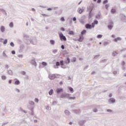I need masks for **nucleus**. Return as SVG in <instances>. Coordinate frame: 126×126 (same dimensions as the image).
<instances>
[{
  "label": "nucleus",
  "mask_w": 126,
  "mask_h": 126,
  "mask_svg": "<svg viewBox=\"0 0 126 126\" xmlns=\"http://www.w3.org/2000/svg\"><path fill=\"white\" fill-rule=\"evenodd\" d=\"M64 64V61L61 60L60 62H57L56 63V65H54V68H59V66H63Z\"/></svg>",
  "instance_id": "f257e3e1"
},
{
  "label": "nucleus",
  "mask_w": 126,
  "mask_h": 126,
  "mask_svg": "<svg viewBox=\"0 0 126 126\" xmlns=\"http://www.w3.org/2000/svg\"><path fill=\"white\" fill-rule=\"evenodd\" d=\"M26 45H30V44H32V45H36L37 44V39H33L31 40H29V41H26Z\"/></svg>",
  "instance_id": "f03ea898"
},
{
  "label": "nucleus",
  "mask_w": 126,
  "mask_h": 126,
  "mask_svg": "<svg viewBox=\"0 0 126 126\" xmlns=\"http://www.w3.org/2000/svg\"><path fill=\"white\" fill-rule=\"evenodd\" d=\"M59 38L61 41H66V37L63 35V32H59Z\"/></svg>",
  "instance_id": "7ed1b4c3"
},
{
  "label": "nucleus",
  "mask_w": 126,
  "mask_h": 126,
  "mask_svg": "<svg viewBox=\"0 0 126 126\" xmlns=\"http://www.w3.org/2000/svg\"><path fill=\"white\" fill-rule=\"evenodd\" d=\"M69 96H70V94H62L61 96H60V98L61 99H64L65 98H67V99H68V98L69 97Z\"/></svg>",
  "instance_id": "20e7f679"
},
{
  "label": "nucleus",
  "mask_w": 126,
  "mask_h": 126,
  "mask_svg": "<svg viewBox=\"0 0 126 126\" xmlns=\"http://www.w3.org/2000/svg\"><path fill=\"white\" fill-rule=\"evenodd\" d=\"M23 37L24 38V42L25 44H26V41L29 42V41H31V40L29 39V36L28 35L24 34Z\"/></svg>",
  "instance_id": "39448f33"
},
{
  "label": "nucleus",
  "mask_w": 126,
  "mask_h": 126,
  "mask_svg": "<svg viewBox=\"0 0 126 126\" xmlns=\"http://www.w3.org/2000/svg\"><path fill=\"white\" fill-rule=\"evenodd\" d=\"M86 123V120H80L78 122V124L80 126H84V124Z\"/></svg>",
  "instance_id": "423d86ee"
},
{
  "label": "nucleus",
  "mask_w": 126,
  "mask_h": 126,
  "mask_svg": "<svg viewBox=\"0 0 126 126\" xmlns=\"http://www.w3.org/2000/svg\"><path fill=\"white\" fill-rule=\"evenodd\" d=\"M31 64L32 65H34L35 67H37V63H36V61H35V59L32 60L31 62Z\"/></svg>",
  "instance_id": "0eeeda50"
},
{
  "label": "nucleus",
  "mask_w": 126,
  "mask_h": 126,
  "mask_svg": "<svg viewBox=\"0 0 126 126\" xmlns=\"http://www.w3.org/2000/svg\"><path fill=\"white\" fill-rule=\"evenodd\" d=\"M108 103H109V104H115V103H116V99L114 98H110L108 100Z\"/></svg>",
  "instance_id": "6e6552de"
},
{
  "label": "nucleus",
  "mask_w": 126,
  "mask_h": 126,
  "mask_svg": "<svg viewBox=\"0 0 126 126\" xmlns=\"http://www.w3.org/2000/svg\"><path fill=\"white\" fill-rule=\"evenodd\" d=\"M48 77L51 80H53L56 78V74H49L48 76Z\"/></svg>",
  "instance_id": "1a4fd4ad"
},
{
  "label": "nucleus",
  "mask_w": 126,
  "mask_h": 126,
  "mask_svg": "<svg viewBox=\"0 0 126 126\" xmlns=\"http://www.w3.org/2000/svg\"><path fill=\"white\" fill-rule=\"evenodd\" d=\"M64 63H65L66 65H67V64H69V63H70V59L67 57L66 58V60L64 61Z\"/></svg>",
  "instance_id": "9d476101"
},
{
  "label": "nucleus",
  "mask_w": 126,
  "mask_h": 126,
  "mask_svg": "<svg viewBox=\"0 0 126 126\" xmlns=\"http://www.w3.org/2000/svg\"><path fill=\"white\" fill-rule=\"evenodd\" d=\"M56 92L57 94H60V93L63 92V88H58L56 90Z\"/></svg>",
  "instance_id": "9b49d317"
},
{
  "label": "nucleus",
  "mask_w": 126,
  "mask_h": 126,
  "mask_svg": "<svg viewBox=\"0 0 126 126\" xmlns=\"http://www.w3.org/2000/svg\"><path fill=\"white\" fill-rule=\"evenodd\" d=\"M63 13V9H60L59 11H56L55 12V14L57 15H61Z\"/></svg>",
  "instance_id": "f8f14e48"
},
{
  "label": "nucleus",
  "mask_w": 126,
  "mask_h": 126,
  "mask_svg": "<svg viewBox=\"0 0 126 126\" xmlns=\"http://www.w3.org/2000/svg\"><path fill=\"white\" fill-rule=\"evenodd\" d=\"M85 27L86 29H92V28H91V25L90 24H86Z\"/></svg>",
  "instance_id": "ddd939ff"
},
{
  "label": "nucleus",
  "mask_w": 126,
  "mask_h": 126,
  "mask_svg": "<svg viewBox=\"0 0 126 126\" xmlns=\"http://www.w3.org/2000/svg\"><path fill=\"white\" fill-rule=\"evenodd\" d=\"M0 30L1 33H4V31H5V28L3 26H1L0 28Z\"/></svg>",
  "instance_id": "4468645a"
},
{
  "label": "nucleus",
  "mask_w": 126,
  "mask_h": 126,
  "mask_svg": "<svg viewBox=\"0 0 126 126\" xmlns=\"http://www.w3.org/2000/svg\"><path fill=\"white\" fill-rule=\"evenodd\" d=\"M0 11H1L2 13H3V14L5 15V16H7V13H6V12L5 11V10L0 8Z\"/></svg>",
  "instance_id": "2eb2a0df"
},
{
  "label": "nucleus",
  "mask_w": 126,
  "mask_h": 126,
  "mask_svg": "<svg viewBox=\"0 0 126 126\" xmlns=\"http://www.w3.org/2000/svg\"><path fill=\"white\" fill-rule=\"evenodd\" d=\"M92 10H93V9H91L90 10V12L89 13V18H91L92 16H93V13H92Z\"/></svg>",
  "instance_id": "dca6fc26"
},
{
  "label": "nucleus",
  "mask_w": 126,
  "mask_h": 126,
  "mask_svg": "<svg viewBox=\"0 0 126 126\" xmlns=\"http://www.w3.org/2000/svg\"><path fill=\"white\" fill-rule=\"evenodd\" d=\"M31 111L30 115L31 116H34V107H32L29 109Z\"/></svg>",
  "instance_id": "f3484780"
},
{
  "label": "nucleus",
  "mask_w": 126,
  "mask_h": 126,
  "mask_svg": "<svg viewBox=\"0 0 126 126\" xmlns=\"http://www.w3.org/2000/svg\"><path fill=\"white\" fill-rule=\"evenodd\" d=\"M121 20L124 22H126V15H123L121 17Z\"/></svg>",
  "instance_id": "a211bd4d"
},
{
  "label": "nucleus",
  "mask_w": 126,
  "mask_h": 126,
  "mask_svg": "<svg viewBox=\"0 0 126 126\" xmlns=\"http://www.w3.org/2000/svg\"><path fill=\"white\" fill-rule=\"evenodd\" d=\"M83 39H84L83 35H80V38L78 39V40L79 42H82Z\"/></svg>",
  "instance_id": "6ab92c4d"
},
{
  "label": "nucleus",
  "mask_w": 126,
  "mask_h": 126,
  "mask_svg": "<svg viewBox=\"0 0 126 126\" xmlns=\"http://www.w3.org/2000/svg\"><path fill=\"white\" fill-rule=\"evenodd\" d=\"M23 49H24V45H21L20 47V50H19V53H22Z\"/></svg>",
  "instance_id": "aec40b11"
},
{
  "label": "nucleus",
  "mask_w": 126,
  "mask_h": 126,
  "mask_svg": "<svg viewBox=\"0 0 126 126\" xmlns=\"http://www.w3.org/2000/svg\"><path fill=\"white\" fill-rule=\"evenodd\" d=\"M114 42H118V41H122V38L118 37L114 39Z\"/></svg>",
  "instance_id": "412c9836"
},
{
  "label": "nucleus",
  "mask_w": 126,
  "mask_h": 126,
  "mask_svg": "<svg viewBox=\"0 0 126 126\" xmlns=\"http://www.w3.org/2000/svg\"><path fill=\"white\" fill-rule=\"evenodd\" d=\"M83 17H84V16H82L81 17V19L79 20V22L81 23V24H85V22H84V21H83Z\"/></svg>",
  "instance_id": "4be33fe9"
},
{
  "label": "nucleus",
  "mask_w": 126,
  "mask_h": 126,
  "mask_svg": "<svg viewBox=\"0 0 126 126\" xmlns=\"http://www.w3.org/2000/svg\"><path fill=\"white\" fill-rule=\"evenodd\" d=\"M15 85H19L20 84V81L18 79H16L14 83Z\"/></svg>",
  "instance_id": "5701e85b"
},
{
  "label": "nucleus",
  "mask_w": 126,
  "mask_h": 126,
  "mask_svg": "<svg viewBox=\"0 0 126 126\" xmlns=\"http://www.w3.org/2000/svg\"><path fill=\"white\" fill-rule=\"evenodd\" d=\"M113 27H114V26L113 25H108L107 26V28H108L109 30H112Z\"/></svg>",
  "instance_id": "b1692460"
},
{
  "label": "nucleus",
  "mask_w": 126,
  "mask_h": 126,
  "mask_svg": "<svg viewBox=\"0 0 126 126\" xmlns=\"http://www.w3.org/2000/svg\"><path fill=\"white\" fill-rule=\"evenodd\" d=\"M29 104L31 106H34L35 105V102H34L33 101H29Z\"/></svg>",
  "instance_id": "393cba45"
},
{
  "label": "nucleus",
  "mask_w": 126,
  "mask_h": 126,
  "mask_svg": "<svg viewBox=\"0 0 126 126\" xmlns=\"http://www.w3.org/2000/svg\"><path fill=\"white\" fill-rule=\"evenodd\" d=\"M64 114L65 115H66V116H69L70 115V112L68 110H65L64 111Z\"/></svg>",
  "instance_id": "a878e982"
},
{
  "label": "nucleus",
  "mask_w": 126,
  "mask_h": 126,
  "mask_svg": "<svg viewBox=\"0 0 126 126\" xmlns=\"http://www.w3.org/2000/svg\"><path fill=\"white\" fill-rule=\"evenodd\" d=\"M68 90H69L70 93H73L74 91L73 90V88L71 87H68Z\"/></svg>",
  "instance_id": "bb28decb"
},
{
  "label": "nucleus",
  "mask_w": 126,
  "mask_h": 126,
  "mask_svg": "<svg viewBox=\"0 0 126 126\" xmlns=\"http://www.w3.org/2000/svg\"><path fill=\"white\" fill-rule=\"evenodd\" d=\"M69 67H68L67 66V65H64V64H63V65L61 66V68H63V69H65V68H69Z\"/></svg>",
  "instance_id": "cd10ccee"
},
{
  "label": "nucleus",
  "mask_w": 126,
  "mask_h": 126,
  "mask_svg": "<svg viewBox=\"0 0 126 126\" xmlns=\"http://www.w3.org/2000/svg\"><path fill=\"white\" fill-rule=\"evenodd\" d=\"M117 10L115 9L112 8L111 10V12L112 14H114V13H116Z\"/></svg>",
  "instance_id": "c85d7f7f"
},
{
  "label": "nucleus",
  "mask_w": 126,
  "mask_h": 126,
  "mask_svg": "<svg viewBox=\"0 0 126 126\" xmlns=\"http://www.w3.org/2000/svg\"><path fill=\"white\" fill-rule=\"evenodd\" d=\"M87 31L86 30H83L81 32V35L83 36L86 33Z\"/></svg>",
  "instance_id": "c756f323"
},
{
  "label": "nucleus",
  "mask_w": 126,
  "mask_h": 126,
  "mask_svg": "<svg viewBox=\"0 0 126 126\" xmlns=\"http://www.w3.org/2000/svg\"><path fill=\"white\" fill-rule=\"evenodd\" d=\"M7 72L9 75H12V74H13V73L12 72V70H7Z\"/></svg>",
  "instance_id": "7c9ffc66"
},
{
  "label": "nucleus",
  "mask_w": 126,
  "mask_h": 126,
  "mask_svg": "<svg viewBox=\"0 0 126 126\" xmlns=\"http://www.w3.org/2000/svg\"><path fill=\"white\" fill-rule=\"evenodd\" d=\"M118 55V53L116 51H114L112 53V56L113 57H116V56Z\"/></svg>",
  "instance_id": "2f4dec72"
},
{
  "label": "nucleus",
  "mask_w": 126,
  "mask_h": 126,
  "mask_svg": "<svg viewBox=\"0 0 126 126\" xmlns=\"http://www.w3.org/2000/svg\"><path fill=\"white\" fill-rule=\"evenodd\" d=\"M69 35H72L73 36L74 35V32L73 31H70L68 32Z\"/></svg>",
  "instance_id": "473e14b6"
},
{
  "label": "nucleus",
  "mask_w": 126,
  "mask_h": 126,
  "mask_svg": "<svg viewBox=\"0 0 126 126\" xmlns=\"http://www.w3.org/2000/svg\"><path fill=\"white\" fill-rule=\"evenodd\" d=\"M53 93H54V90L53 89H51L49 92V94L51 96L53 95Z\"/></svg>",
  "instance_id": "72a5a7b5"
},
{
  "label": "nucleus",
  "mask_w": 126,
  "mask_h": 126,
  "mask_svg": "<svg viewBox=\"0 0 126 126\" xmlns=\"http://www.w3.org/2000/svg\"><path fill=\"white\" fill-rule=\"evenodd\" d=\"M76 97H75V96H69V97L68 98V99H69V100H75V99H76Z\"/></svg>",
  "instance_id": "f704fd0d"
},
{
  "label": "nucleus",
  "mask_w": 126,
  "mask_h": 126,
  "mask_svg": "<svg viewBox=\"0 0 126 126\" xmlns=\"http://www.w3.org/2000/svg\"><path fill=\"white\" fill-rule=\"evenodd\" d=\"M9 26L10 28H13V26H14L13 22H10L9 25Z\"/></svg>",
  "instance_id": "c9c22d12"
},
{
  "label": "nucleus",
  "mask_w": 126,
  "mask_h": 126,
  "mask_svg": "<svg viewBox=\"0 0 126 126\" xmlns=\"http://www.w3.org/2000/svg\"><path fill=\"white\" fill-rule=\"evenodd\" d=\"M109 7H110V4H106L105 5V8L106 9H107L108 10V9H109Z\"/></svg>",
  "instance_id": "e433bc0d"
},
{
  "label": "nucleus",
  "mask_w": 126,
  "mask_h": 126,
  "mask_svg": "<svg viewBox=\"0 0 126 126\" xmlns=\"http://www.w3.org/2000/svg\"><path fill=\"white\" fill-rule=\"evenodd\" d=\"M50 43L51 45H55V42L54 40L51 39L50 40Z\"/></svg>",
  "instance_id": "4c0bfd02"
},
{
  "label": "nucleus",
  "mask_w": 126,
  "mask_h": 126,
  "mask_svg": "<svg viewBox=\"0 0 126 126\" xmlns=\"http://www.w3.org/2000/svg\"><path fill=\"white\" fill-rule=\"evenodd\" d=\"M78 12H79V13L80 14H81V13H82V12H83V10H82V9H81V8H78Z\"/></svg>",
  "instance_id": "58836bf2"
},
{
  "label": "nucleus",
  "mask_w": 126,
  "mask_h": 126,
  "mask_svg": "<svg viewBox=\"0 0 126 126\" xmlns=\"http://www.w3.org/2000/svg\"><path fill=\"white\" fill-rule=\"evenodd\" d=\"M2 80H5L6 79V76L5 75H2L1 77Z\"/></svg>",
  "instance_id": "ea45409f"
},
{
  "label": "nucleus",
  "mask_w": 126,
  "mask_h": 126,
  "mask_svg": "<svg viewBox=\"0 0 126 126\" xmlns=\"http://www.w3.org/2000/svg\"><path fill=\"white\" fill-rule=\"evenodd\" d=\"M95 18H96L97 19H100V18H101V15L99 14L96 15Z\"/></svg>",
  "instance_id": "a19ab883"
},
{
  "label": "nucleus",
  "mask_w": 126,
  "mask_h": 126,
  "mask_svg": "<svg viewBox=\"0 0 126 126\" xmlns=\"http://www.w3.org/2000/svg\"><path fill=\"white\" fill-rule=\"evenodd\" d=\"M102 37H103V35L102 34H98L96 36V38H97V39H101Z\"/></svg>",
  "instance_id": "79ce46f5"
},
{
  "label": "nucleus",
  "mask_w": 126,
  "mask_h": 126,
  "mask_svg": "<svg viewBox=\"0 0 126 126\" xmlns=\"http://www.w3.org/2000/svg\"><path fill=\"white\" fill-rule=\"evenodd\" d=\"M5 51H4L2 53V55L3 57H4V58H7V55H6V54H5V53L4 52Z\"/></svg>",
  "instance_id": "37998d69"
},
{
  "label": "nucleus",
  "mask_w": 126,
  "mask_h": 126,
  "mask_svg": "<svg viewBox=\"0 0 126 126\" xmlns=\"http://www.w3.org/2000/svg\"><path fill=\"white\" fill-rule=\"evenodd\" d=\"M41 64H42L43 66H46V65H47L48 64L47 63L43 62H42Z\"/></svg>",
  "instance_id": "c03bdc74"
},
{
  "label": "nucleus",
  "mask_w": 126,
  "mask_h": 126,
  "mask_svg": "<svg viewBox=\"0 0 126 126\" xmlns=\"http://www.w3.org/2000/svg\"><path fill=\"white\" fill-rule=\"evenodd\" d=\"M3 45H6L7 44V39H5L4 41L3 40Z\"/></svg>",
  "instance_id": "a18cd8bd"
},
{
  "label": "nucleus",
  "mask_w": 126,
  "mask_h": 126,
  "mask_svg": "<svg viewBox=\"0 0 126 126\" xmlns=\"http://www.w3.org/2000/svg\"><path fill=\"white\" fill-rule=\"evenodd\" d=\"M107 45H109V42L107 41H105L103 43V46H104L105 47H106V46H107Z\"/></svg>",
  "instance_id": "49530a36"
},
{
  "label": "nucleus",
  "mask_w": 126,
  "mask_h": 126,
  "mask_svg": "<svg viewBox=\"0 0 126 126\" xmlns=\"http://www.w3.org/2000/svg\"><path fill=\"white\" fill-rule=\"evenodd\" d=\"M61 21H62L63 22H64L65 21V19H64V17H62L60 19Z\"/></svg>",
  "instance_id": "de8ad7c7"
},
{
  "label": "nucleus",
  "mask_w": 126,
  "mask_h": 126,
  "mask_svg": "<svg viewBox=\"0 0 126 126\" xmlns=\"http://www.w3.org/2000/svg\"><path fill=\"white\" fill-rule=\"evenodd\" d=\"M93 23L95 25H97V24H98V23H99V22H98V20H94Z\"/></svg>",
  "instance_id": "09e8293b"
},
{
  "label": "nucleus",
  "mask_w": 126,
  "mask_h": 126,
  "mask_svg": "<svg viewBox=\"0 0 126 126\" xmlns=\"http://www.w3.org/2000/svg\"><path fill=\"white\" fill-rule=\"evenodd\" d=\"M99 57H100V55H95L94 57V60H97V59H98V58Z\"/></svg>",
  "instance_id": "8fccbe9b"
},
{
  "label": "nucleus",
  "mask_w": 126,
  "mask_h": 126,
  "mask_svg": "<svg viewBox=\"0 0 126 126\" xmlns=\"http://www.w3.org/2000/svg\"><path fill=\"white\" fill-rule=\"evenodd\" d=\"M95 24L94 23H92V25H91V27L92 28H94L95 27Z\"/></svg>",
  "instance_id": "3c124183"
},
{
  "label": "nucleus",
  "mask_w": 126,
  "mask_h": 126,
  "mask_svg": "<svg viewBox=\"0 0 126 126\" xmlns=\"http://www.w3.org/2000/svg\"><path fill=\"white\" fill-rule=\"evenodd\" d=\"M106 112L108 113H112L113 112V110L112 109H107Z\"/></svg>",
  "instance_id": "603ef678"
},
{
  "label": "nucleus",
  "mask_w": 126,
  "mask_h": 126,
  "mask_svg": "<svg viewBox=\"0 0 126 126\" xmlns=\"http://www.w3.org/2000/svg\"><path fill=\"white\" fill-rule=\"evenodd\" d=\"M108 1H109L108 0H104L103 1V4H106V3H108Z\"/></svg>",
  "instance_id": "864d4df0"
},
{
  "label": "nucleus",
  "mask_w": 126,
  "mask_h": 126,
  "mask_svg": "<svg viewBox=\"0 0 126 126\" xmlns=\"http://www.w3.org/2000/svg\"><path fill=\"white\" fill-rule=\"evenodd\" d=\"M109 25H113L114 26V22L113 21H110Z\"/></svg>",
  "instance_id": "5fc2aeb1"
},
{
  "label": "nucleus",
  "mask_w": 126,
  "mask_h": 126,
  "mask_svg": "<svg viewBox=\"0 0 126 126\" xmlns=\"http://www.w3.org/2000/svg\"><path fill=\"white\" fill-rule=\"evenodd\" d=\"M10 46H11V47H14V43H13V42H10Z\"/></svg>",
  "instance_id": "6e6d98bb"
},
{
  "label": "nucleus",
  "mask_w": 126,
  "mask_h": 126,
  "mask_svg": "<svg viewBox=\"0 0 126 126\" xmlns=\"http://www.w3.org/2000/svg\"><path fill=\"white\" fill-rule=\"evenodd\" d=\"M106 62H107V60L104 59V60H102V61L100 62V63H106Z\"/></svg>",
  "instance_id": "4d7b16f0"
},
{
  "label": "nucleus",
  "mask_w": 126,
  "mask_h": 126,
  "mask_svg": "<svg viewBox=\"0 0 126 126\" xmlns=\"http://www.w3.org/2000/svg\"><path fill=\"white\" fill-rule=\"evenodd\" d=\"M21 74H22L23 75H25V74H26V72H25L24 71H22L21 72Z\"/></svg>",
  "instance_id": "13d9d810"
},
{
  "label": "nucleus",
  "mask_w": 126,
  "mask_h": 126,
  "mask_svg": "<svg viewBox=\"0 0 126 126\" xmlns=\"http://www.w3.org/2000/svg\"><path fill=\"white\" fill-rule=\"evenodd\" d=\"M60 30L61 31H65V29H64V28H63V27H62V28H61V29H60Z\"/></svg>",
  "instance_id": "bf43d9fd"
},
{
  "label": "nucleus",
  "mask_w": 126,
  "mask_h": 126,
  "mask_svg": "<svg viewBox=\"0 0 126 126\" xmlns=\"http://www.w3.org/2000/svg\"><path fill=\"white\" fill-rule=\"evenodd\" d=\"M93 112H94V113H97V112H98V109H97V108H94Z\"/></svg>",
  "instance_id": "052dcab7"
},
{
  "label": "nucleus",
  "mask_w": 126,
  "mask_h": 126,
  "mask_svg": "<svg viewBox=\"0 0 126 126\" xmlns=\"http://www.w3.org/2000/svg\"><path fill=\"white\" fill-rule=\"evenodd\" d=\"M52 105H53V106H55V105H57V101H53L52 103Z\"/></svg>",
  "instance_id": "680f3d73"
},
{
  "label": "nucleus",
  "mask_w": 126,
  "mask_h": 126,
  "mask_svg": "<svg viewBox=\"0 0 126 126\" xmlns=\"http://www.w3.org/2000/svg\"><path fill=\"white\" fill-rule=\"evenodd\" d=\"M34 101L36 102V103H38V102H39V99L35 98L34 99Z\"/></svg>",
  "instance_id": "e2e57ef3"
},
{
  "label": "nucleus",
  "mask_w": 126,
  "mask_h": 126,
  "mask_svg": "<svg viewBox=\"0 0 126 126\" xmlns=\"http://www.w3.org/2000/svg\"><path fill=\"white\" fill-rule=\"evenodd\" d=\"M7 124H8V122H4V123H2V126H5V125H7Z\"/></svg>",
  "instance_id": "0e129e2a"
},
{
  "label": "nucleus",
  "mask_w": 126,
  "mask_h": 126,
  "mask_svg": "<svg viewBox=\"0 0 126 126\" xmlns=\"http://www.w3.org/2000/svg\"><path fill=\"white\" fill-rule=\"evenodd\" d=\"M11 54H12V55H15V54H16L15 51L12 50V51H11Z\"/></svg>",
  "instance_id": "69168bd1"
},
{
  "label": "nucleus",
  "mask_w": 126,
  "mask_h": 126,
  "mask_svg": "<svg viewBox=\"0 0 126 126\" xmlns=\"http://www.w3.org/2000/svg\"><path fill=\"white\" fill-rule=\"evenodd\" d=\"M52 52L54 54H56V53H57V52H58V50H57V49L54 50H53Z\"/></svg>",
  "instance_id": "338daca9"
},
{
  "label": "nucleus",
  "mask_w": 126,
  "mask_h": 126,
  "mask_svg": "<svg viewBox=\"0 0 126 126\" xmlns=\"http://www.w3.org/2000/svg\"><path fill=\"white\" fill-rule=\"evenodd\" d=\"M72 20L73 21H76V17H73Z\"/></svg>",
  "instance_id": "774afa93"
}]
</instances>
